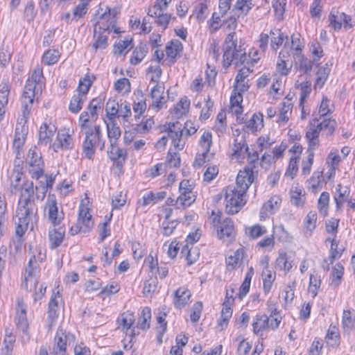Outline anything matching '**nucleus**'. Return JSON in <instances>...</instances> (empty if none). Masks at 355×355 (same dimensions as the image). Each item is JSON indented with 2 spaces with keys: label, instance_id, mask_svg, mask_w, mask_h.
I'll list each match as a JSON object with an SVG mask.
<instances>
[{
  "label": "nucleus",
  "instance_id": "nucleus-1",
  "mask_svg": "<svg viewBox=\"0 0 355 355\" xmlns=\"http://www.w3.org/2000/svg\"><path fill=\"white\" fill-rule=\"evenodd\" d=\"M37 207L35 203L33 182L25 184L20 194L17 217L18 223L15 232L19 236H22L28 228L31 218L36 215Z\"/></svg>",
  "mask_w": 355,
  "mask_h": 355
},
{
  "label": "nucleus",
  "instance_id": "nucleus-2",
  "mask_svg": "<svg viewBox=\"0 0 355 355\" xmlns=\"http://www.w3.org/2000/svg\"><path fill=\"white\" fill-rule=\"evenodd\" d=\"M223 66L228 68L233 62L237 64L243 63L245 60L246 53L241 45H237L236 33H230L225 39L223 44Z\"/></svg>",
  "mask_w": 355,
  "mask_h": 355
},
{
  "label": "nucleus",
  "instance_id": "nucleus-3",
  "mask_svg": "<svg viewBox=\"0 0 355 355\" xmlns=\"http://www.w3.org/2000/svg\"><path fill=\"white\" fill-rule=\"evenodd\" d=\"M85 139L83 143V153L88 159H93L96 148L100 146V150H103L105 147V141L103 140V135L100 125H96L94 128H88L85 132Z\"/></svg>",
  "mask_w": 355,
  "mask_h": 355
},
{
  "label": "nucleus",
  "instance_id": "nucleus-4",
  "mask_svg": "<svg viewBox=\"0 0 355 355\" xmlns=\"http://www.w3.org/2000/svg\"><path fill=\"white\" fill-rule=\"evenodd\" d=\"M225 200L226 201L225 211L228 214H235L244 206L245 201L243 199L245 194L237 191L234 187L228 186L223 189Z\"/></svg>",
  "mask_w": 355,
  "mask_h": 355
},
{
  "label": "nucleus",
  "instance_id": "nucleus-5",
  "mask_svg": "<svg viewBox=\"0 0 355 355\" xmlns=\"http://www.w3.org/2000/svg\"><path fill=\"white\" fill-rule=\"evenodd\" d=\"M94 225L92 215L89 212V208L81 205L79 208L78 218L75 225L72 226L69 232L71 235H76L80 232H89Z\"/></svg>",
  "mask_w": 355,
  "mask_h": 355
},
{
  "label": "nucleus",
  "instance_id": "nucleus-6",
  "mask_svg": "<svg viewBox=\"0 0 355 355\" xmlns=\"http://www.w3.org/2000/svg\"><path fill=\"white\" fill-rule=\"evenodd\" d=\"M27 163L28 173L31 177L39 180L44 175V162L41 153L36 149V147L28 150Z\"/></svg>",
  "mask_w": 355,
  "mask_h": 355
},
{
  "label": "nucleus",
  "instance_id": "nucleus-7",
  "mask_svg": "<svg viewBox=\"0 0 355 355\" xmlns=\"http://www.w3.org/2000/svg\"><path fill=\"white\" fill-rule=\"evenodd\" d=\"M35 98V85L26 84L21 97V116L18 123L26 124Z\"/></svg>",
  "mask_w": 355,
  "mask_h": 355
},
{
  "label": "nucleus",
  "instance_id": "nucleus-8",
  "mask_svg": "<svg viewBox=\"0 0 355 355\" xmlns=\"http://www.w3.org/2000/svg\"><path fill=\"white\" fill-rule=\"evenodd\" d=\"M102 107L101 98H93L89 103L87 110L83 112L79 116V125L83 130L87 128V123L89 121H95L98 116V111Z\"/></svg>",
  "mask_w": 355,
  "mask_h": 355
},
{
  "label": "nucleus",
  "instance_id": "nucleus-9",
  "mask_svg": "<svg viewBox=\"0 0 355 355\" xmlns=\"http://www.w3.org/2000/svg\"><path fill=\"white\" fill-rule=\"evenodd\" d=\"M117 12L107 8L106 10L100 16L98 21L95 24L94 32H106L110 34V28L116 23V15Z\"/></svg>",
  "mask_w": 355,
  "mask_h": 355
},
{
  "label": "nucleus",
  "instance_id": "nucleus-10",
  "mask_svg": "<svg viewBox=\"0 0 355 355\" xmlns=\"http://www.w3.org/2000/svg\"><path fill=\"white\" fill-rule=\"evenodd\" d=\"M167 131L168 137L172 139L175 148L182 150L184 147L185 141L184 130H182V124L179 121L175 123H169L168 124Z\"/></svg>",
  "mask_w": 355,
  "mask_h": 355
},
{
  "label": "nucleus",
  "instance_id": "nucleus-11",
  "mask_svg": "<svg viewBox=\"0 0 355 355\" xmlns=\"http://www.w3.org/2000/svg\"><path fill=\"white\" fill-rule=\"evenodd\" d=\"M46 209L48 210V218L54 225H59L64 219L62 211L58 213V207L56 197L54 194L49 193L46 202Z\"/></svg>",
  "mask_w": 355,
  "mask_h": 355
},
{
  "label": "nucleus",
  "instance_id": "nucleus-12",
  "mask_svg": "<svg viewBox=\"0 0 355 355\" xmlns=\"http://www.w3.org/2000/svg\"><path fill=\"white\" fill-rule=\"evenodd\" d=\"M253 171L252 168H246L243 171H240L236 180V186L234 187L237 191L245 194L249 186L254 181Z\"/></svg>",
  "mask_w": 355,
  "mask_h": 355
},
{
  "label": "nucleus",
  "instance_id": "nucleus-13",
  "mask_svg": "<svg viewBox=\"0 0 355 355\" xmlns=\"http://www.w3.org/2000/svg\"><path fill=\"white\" fill-rule=\"evenodd\" d=\"M69 334H67L62 329H58L54 338L52 349V355H67V345L69 339Z\"/></svg>",
  "mask_w": 355,
  "mask_h": 355
},
{
  "label": "nucleus",
  "instance_id": "nucleus-14",
  "mask_svg": "<svg viewBox=\"0 0 355 355\" xmlns=\"http://www.w3.org/2000/svg\"><path fill=\"white\" fill-rule=\"evenodd\" d=\"M107 155L111 160L116 163V167L121 169L127 157V151L124 148H119L116 146V142L112 141L107 150Z\"/></svg>",
  "mask_w": 355,
  "mask_h": 355
},
{
  "label": "nucleus",
  "instance_id": "nucleus-15",
  "mask_svg": "<svg viewBox=\"0 0 355 355\" xmlns=\"http://www.w3.org/2000/svg\"><path fill=\"white\" fill-rule=\"evenodd\" d=\"M135 317L132 312L130 311L124 312L121 314L117 319V329H121L126 334L128 330L131 329L130 336L132 338L135 337L136 335L135 327L131 329L135 323Z\"/></svg>",
  "mask_w": 355,
  "mask_h": 355
},
{
  "label": "nucleus",
  "instance_id": "nucleus-16",
  "mask_svg": "<svg viewBox=\"0 0 355 355\" xmlns=\"http://www.w3.org/2000/svg\"><path fill=\"white\" fill-rule=\"evenodd\" d=\"M234 301V297L232 295L229 296V290L226 289L225 300L223 304V309L221 311L220 320L218 321V325L221 329H224L227 327L228 321L232 315V309L231 305Z\"/></svg>",
  "mask_w": 355,
  "mask_h": 355
},
{
  "label": "nucleus",
  "instance_id": "nucleus-17",
  "mask_svg": "<svg viewBox=\"0 0 355 355\" xmlns=\"http://www.w3.org/2000/svg\"><path fill=\"white\" fill-rule=\"evenodd\" d=\"M73 146V139L67 132H60L57 135L56 141L53 144V150L57 152L60 149L70 150Z\"/></svg>",
  "mask_w": 355,
  "mask_h": 355
},
{
  "label": "nucleus",
  "instance_id": "nucleus-18",
  "mask_svg": "<svg viewBox=\"0 0 355 355\" xmlns=\"http://www.w3.org/2000/svg\"><path fill=\"white\" fill-rule=\"evenodd\" d=\"M191 297V292L187 288L180 287L175 292L173 304L176 309H181L185 306Z\"/></svg>",
  "mask_w": 355,
  "mask_h": 355
},
{
  "label": "nucleus",
  "instance_id": "nucleus-19",
  "mask_svg": "<svg viewBox=\"0 0 355 355\" xmlns=\"http://www.w3.org/2000/svg\"><path fill=\"white\" fill-rule=\"evenodd\" d=\"M313 64L318 65L316 58H313V60H311L303 55H297V60L295 62L296 67L304 74L311 76Z\"/></svg>",
  "mask_w": 355,
  "mask_h": 355
},
{
  "label": "nucleus",
  "instance_id": "nucleus-20",
  "mask_svg": "<svg viewBox=\"0 0 355 355\" xmlns=\"http://www.w3.org/2000/svg\"><path fill=\"white\" fill-rule=\"evenodd\" d=\"M182 49V44L178 40L171 41L166 46V53L170 64H174L176 62Z\"/></svg>",
  "mask_w": 355,
  "mask_h": 355
},
{
  "label": "nucleus",
  "instance_id": "nucleus-21",
  "mask_svg": "<svg viewBox=\"0 0 355 355\" xmlns=\"http://www.w3.org/2000/svg\"><path fill=\"white\" fill-rule=\"evenodd\" d=\"M350 197V189L347 187L343 188L340 184H337L336 187V194L334 196L336 210H342L343 203Z\"/></svg>",
  "mask_w": 355,
  "mask_h": 355
},
{
  "label": "nucleus",
  "instance_id": "nucleus-22",
  "mask_svg": "<svg viewBox=\"0 0 355 355\" xmlns=\"http://www.w3.org/2000/svg\"><path fill=\"white\" fill-rule=\"evenodd\" d=\"M64 234L65 230L62 227L50 230L49 232L50 248L51 249H55L59 247L63 241Z\"/></svg>",
  "mask_w": 355,
  "mask_h": 355
},
{
  "label": "nucleus",
  "instance_id": "nucleus-23",
  "mask_svg": "<svg viewBox=\"0 0 355 355\" xmlns=\"http://www.w3.org/2000/svg\"><path fill=\"white\" fill-rule=\"evenodd\" d=\"M16 327L18 331L22 332L21 341L23 343H28L31 336L28 332V322L26 316H15V318Z\"/></svg>",
  "mask_w": 355,
  "mask_h": 355
},
{
  "label": "nucleus",
  "instance_id": "nucleus-24",
  "mask_svg": "<svg viewBox=\"0 0 355 355\" xmlns=\"http://www.w3.org/2000/svg\"><path fill=\"white\" fill-rule=\"evenodd\" d=\"M282 199L279 196H272L266 203L263 204L261 211L260 217L263 218L267 213L273 214L279 207Z\"/></svg>",
  "mask_w": 355,
  "mask_h": 355
},
{
  "label": "nucleus",
  "instance_id": "nucleus-25",
  "mask_svg": "<svg viewBox=\"0 0 355 355\" xmlns=\"http://www.w3.org/2000/svg\"><path fill=\"white\" fill-rule=\"evenodd\" d=\"M10 86L6 81H2L0 83V121L5 114L4 107L8 103V95L10 94Z\"/></svg>",
  "mask_w": 355,
  "mask_h": 355
},
{
  "label": "nucleus",
  "instance_id": "nucleus-26",
  "mask_svg": "<svg viewBox=\"0 0 355 355\" xmlns=\"http://www.w3.org/2000/svg\"><path fill=\"white\" fill-rule=\"evenodd\" d=\"M196 200L195 196L191 191H180V196L175 200V205L178 209L185 208L190 206Z\"/></svg>",
  "mask_w": 355,
  "mask_h": 355
},
{
  "label": "nucleus",
  "instance_id": "nucleus-27",
  "mask_svg": "<svg viewBox=\"0 0 355 355\" xmlns=\"http://www.w3.org/2000/svg\"><path fill=\"white\" fill-rule=\"evenodd\" d=\"M291 202L292 205L296 207H304L305 204V191L299 187H293L290 191Z\"/></svg>",
  "mask_w": 355,
  "mask_h": 355
},
{
  "label": "nucleus",
  "instance_id": "nucleus-28",
  "mask_svg": "<svg viewBox=\"0 0 355 355\" xmlns=\"http://www.w3.org/2000/svg\"><path fill=\"white\" fill-rule=\"evenodd\" d=\"M333 63L329 61L325 64L324 66L320 67L316 73L315 87L318 86L320 88L322 87L324 85L329 73L331 71V66Z\"/></svg>",
  "mask_w": 355,
  "mask_h": 355
},
{
  "label": "nucleus",
  "instance_id": "nucleus-29",
  "mask_svg": "<svg viewBox=\"0 0 355 355\" xmlns=\"http://www.w3.org/2000/svg\"><path fill=\"white\" fill-rule=\"evenodd\" d=\"M295 87L300 89V106L302 107V112L304 113V101L309 96L311 92V82L310 80H304L302 83H296Z\"/></svg>",
  "mask_w": 355,
  "mask_h": 355
},
{
  "label": "nucleus",
  "instance_id": "nucleus-30",
  "mask_svg": "<svg viewBox=\"0 0 355 355\" xmlns=\"http://www.w3.org/2000/svg\"><path fill=\"white\" fill-rule=\"evenodd\" d=\"M164 88L159 85H156L153 87L150 92V96L154 100L153 103V107L158 110L161 109L163 106L164 102L162 96Z\"/></svg>",
  "mask_w": 355,
  "mask_h": 355
},
{
  "label": "nucleus",
  "instance_id": "nucleus-31",
  "mask_svg": "<svg viewBox=\"0 0 355 355\" xmlns=\"http://www.w3.org/2000/svg\"><path fill=\"white\" fill-rule=\"evenodd\" d=\"M108 35L106 32H98L96 33L94 31V42L92 45V48L96 51L98 49H105L107 46V38Z\"/></svg>",
  "mask_w": 355,
  "mask_h": 355
},
{
  "label": "nucleus",
  "instance_id": "nucleus-32",
  "mask_svg": "<svg viewBox=\"0 0 355 355\" xmlns=\"http://www.w3.org/2000/svg\"><path fill=\"white\" fill-rule=\"evenodd\" d=\"M147 45L144 43H140L133 51L130 58L132 64L137 65L141 62L148 53Z\"/></svg>",
  "mask_w": 355,
  "mask_h": 355
},
{
  "label": "nucleus",
  "instance_id": "nucleus-33",
  "mask_svg": "<svg viewBox=\"0 0 355 355\" xmlns=\"http://www.w3.org/2000/svg\"><path fill=\"white\" fill-rule=\"evenodd\" d=\"M107 131L110 143H112V141L117 142L121 137V132L115 119L108 120V123H107Z\"/></svg>",
  "mask_w": 355,
  "mask_h": 355
},
{
  "label": "nucleus",
  "instance_id": "nucleus-34",
  "mask_svg": "<svg viewBox=\"0 0 355 355\" xmlns=\"http://www.w3.org/2000/svg\"><path fill=\"white\" fill-rule=\"evenodd\" d=\"M21 168L19 167V165L15 166L14 168L11 175H10V185L11 187L16 191L17 190L21 189L22 191L24 187L25 184L29 182L28 181L26 182L22 187H19V182L22 179L24 175L23 173L21 171Z\"/></svg>",
  "mask_w": 355,
  "mask_h": 355
},
{
  "label": "nucleus",
  "instance_id": "nucleus-35",
  "mask_svg": "<svg viewBox=\"0 0 355 355\" xmlns=\"http://www.w3.org/2000/svg\"><path fill=\"white\" fill-rule=\"evenodd\" d=\"M234 232V223L231 218H227L223 220L219 229H218V235L220 239L224 236L231 237Z\"/></svg>",
  "mask_w": 355,
  "mask_h": 355
},
{
  "label": "nucleus",
  "instance_id": "nucleus-36",
  "mask_svg": "<svg viewBox=\"0 0 355 355\" xmlns=\"http://www.w3.org/2000/svg\"><path fill=\"white\" fill-rule=\"evenodd\" d=\"M55 131V128H50L46 123H43L39 131V141L42 144H47L51 141V138Z\"/></svg>",
  "mask_w": 355,
  "mask_h": 355
},
{
  "label": "nucleus",
  "instance_id": "nucleus-37",
  "mask_svg": "<svg viewBox=\"0 0 355 355\" xmlns=\"http://www.w3.org/2000/svg\"><path fill=\"white\" fill-rule=\"evenodd\" d=\"M344 274V267L340 263H338L333 268L331 275V286L337 288L341 283Z\"/></svg>",
  "mask_w": 355,
  "mask_h": 355
},
{
  "label": "nucleus",
  "instance_id": "nucleus-38",
  "mask_svg": "<svg viewBox=\"0 0 355 355\" xmlns=\"http://www.w3.org/2000/svg\"><path fill=\"white\" fill-rule=\"evenodd\" d=\"M87 97L83 95L79 94H74L70 101L69 110L73 114L78 113L83 108V105Z\"/></svg>",
  "mask_w": 355,
  "mask_h": 355
},
{
  "label": "nucleus",
  "instance_id": "nucleus-39",
  "mask_svg": "<svg viewBox=\"0 0 355 355\" xmlns=\"http://www.w3.org/2000/svg\"><path fill=\"white\" fill-rule=\"evenodd\" d=\"M151 318V309L150 308L144 307L139 318L137 327L142 330H147L150 327V321Z\"/></svg>",
  "mask_w": 355,
  "mask_h": 355
},
{
  "label": "nucleus",
  "instance_id": "nucleus-40",
  "mask_svg": "<svg viewBox=\"0 0 355 355\" xmlns=\"http://www.w3.org/2000/svg\"><path fill=\"white\" fill-rule=\"evenodd\" d=\"M270 35H272L270 46L274 51L279 48L285 39H288V36L285 35L284 33H282L279 29L270 31Z\"/></svg>",
  "mask_w": 355,
  "mask_h": 355
},
{
  "label": "nucleus",
  "instance_id": "nucleus-41",
  "mask_svg": "<svg viewBox=\"0 0 355 355\" xmlns=\"http://www.w3.org/2000/svg\"><path fill=\"white\" fill-rule=\"evenodd\" d=\"M166 193L165 191H159L153 193L152 191L147 193L142 197L143 206L148 205L151 203H156L159 200H163L166 197Z\"/></svg>",
  "mask_w": 355,
  "mask_h": 355
},
{
  "label": "nucleus",
  "instance_id": "nucleus-42",
  "mask_svg": "<svg viewBox=\"0 0 355 355\" xmlns=\"http://www.w3.org/2000/svg\"><path fill=\"white\" fill-rule=\"evenodd\" d=\"M242 101L243 96L241 92H235L234 95H232L230 97L231 110L236 115H240L243 112Z\"/></svg>",
  "mask_w": 355,
  "mask_h": 355
},
{
  "label": "nucleus",
  "instance_id": "nucleus-43",
  "mask_svg": "<svg viewBox=\"0 0 355 355\" xmlns=\"http://www.w3.org/2000/svg\"><path fill=\"white\" fill-rule=\"evenodd\" d=\"M58 297H61L60 292L56 293H53L49 303V317L51 320L58 317V312L59 310Z\"/></svg>",
  "mask_w": 355,
  "mask_h": 355
},
{
  "label": "nucleus",
  "instance_id": "nucleus-44",
  "mask_svg": "<svg viewBox=\"0 0 355 355\" xmlns=\"http://www.w3.org/2000/svg\"><path fill=\"white\" fill-rule=\"evenodd\" d=\"M243 250L239 249L233 252V254L228 256L226 258V263L228 270H234L236 268L239 261L243 259Z\"/></svg>",
  "mask_w": 355,
  "mask_h": 355
},
{
  "label": "nucleus",
  "instance_id": "nucleus-45",
  "mask_svg": "<svg viewBox=\"0 0 355 355\" xmlns=\"http://www.w3.org/2000/svg\"><path fill=\"white\" fill-rule=\"evenodd\" d=\"M93 80L91 79L89 75H86L84 78H80L79 80L78 86L77 88V94L87 97V94L92 86Z\"/></svg>",
  "mask_w": 355,
  "mask_h": 355
},
{
  "label": "nucleus",
  "instance_id": "nucleus-46",
  "mask_svg": "<svg viewBox=\"0 0 355 355\" xmlns=\"http://www.w3.org/2000/svg\"><path fill=\"white\" fill-rule=\"evenodd\" d=\"M252 327L254 333L257 334L259 331L269 327V318L266 315L257 317L256 321H254L252 324Z\"/></svg>",
  "mask_w": 355,
  "mask_h": 355
},
{
  "label": "nucleus",
  "instance_id": "nucleus-47",
  "mask_svg": "<svg viewBox=\"0 0 355 355\" xmlns=\"http://www.w3.org/2000/svg\"><path fill=\"white\" fill-rule=\"evenodd\" d=\"M91 0H80L73 11V19L77 21L87 13V6Z\"/></svg>",
  "mask_w": 355,
  "mask_h": 355
},
{
  "label": "nucleus",
  "instance_id": "nucleus-48",
  "mask_svg": "<svg viewBox=\"0 0 355 355\" xmlns=\"http://www.w3.org/2000/svg\"><path fill=\"white\" fill-rule=\"evenodd\" d=\"M60 53L55 49H49L42 56V62L46 65H51L58 62Z\"/></svg>",
  "mask_w": 355,
  "mask_h": 355
},
{
  "label": "nucleus",
  "instance_id": "nucleus-49",
  "mask_svg": "<svg viewBox=\"0 0 355 355\" xmlns=\"http://www.w3.org/2000/svg\"><path fill=\"white\" fill-rule=\"evenodd\" d=\"M119 103L114 100L109 99L107 102L105 112L108 120L115 119L117 113L119 112Z\"/></svg>",
  "mask_w": 355,
  "mask_h": 355
},
{
  "label": "nucleus",
  "instance_id": "nucleus-50",
  "mask_svg": "<svg viewBox=\"0 0 355 355\" xmlns=\"http://www.w3.org/2000/svg\"><path fill=\"white\" fill-rule=\"evenodd\" d=\"M354 324V318H352V313L349 310H344L343 314L342 324L345 332H350Z\"/></svg>",
  "mask_w": 355,
  "mask_h": 355
},
{
  "label": "nucleus",
  "instance_id": "nucleus-51",
  "mask_svg": "<svg viewBox=\"0 0 355 355\" xmlns=\"http://www.w3.org/2000/svg\"><path fill=\"white\" fill-rule=\"evenodd\" d=\"M327 343L332 347H338L340 342V336L336 327H330L326 336Z\"/></svg>",
  "mask_w": 355,
  "mask_h": 355
},
{
  "label": "nucleus",
  "instance_id": "nucleus-52",
  "mask_svg": "<svg viewBox=\"0 0 355 355\" xmlns=\"http://www.w3.org/2000/svg\"><path fill=\"white\" fill-rule=\"evenodd\" d=\"M15 342V337L13 335H6L3 340L4 347L1 349V355H12Z\"/></svg>",
  "mask_w": 355,
  "mask_h": 355
},
{
  "label": "nucleus",
  "instance_id": "nucleus-53",
  "mask_svg": "<svg viewBox=\"0 0 355 355\" xmlns=\"http://www.w3.org/2000/svg\"><path fill=\"white\" fill-rule=\"evenodd\" d=\"M259 121L261 127L263 125V114L261 113L254 114L252 118L246 123L245 128L248 130H251L252 132H254L257 130L258 125L257 124V121Z\"/></svg>",
  "mask_w": 355,
  "mask_h": 355
},
{
  "label": "nucleus",
  "instance_id": "nucleus-54",
  "mask_svg": "<svg viewBox=\"0 0 355 355\" xmlns=\"http://www.w3.org/2000/svg\"><path fill=\"white\" fill-rule=\"evenodd\" d=\"M157 279L156 277H150L144 282L143 293L144 295L153 293L157 286Z\"/></svg>",
  "mask_w": 355,
  "mask_h": 355
},
{
  "label": "nucleus",
  "instance_id": "nucleus-55",
  "mask_svg": "<svg viewBox=\"0 0 355 355\" xmlns=\"http://www.w3.org/2000/svg\"><path fill=\"white\" fill-rule=\"evenodd\" d=\"M317 221V214L315 211H310L304 220V227L309 232H312L315 228Z\"/></svg>",
  "mask_w": 355,
  "mask_h": 355
},
{
  "label": "nucleus",
  "instance_id": "nucleus-56",
  "mask_svg": "<svg viewBox=\"0 0 355 355\" xmlns=\"http://www.w3.org/2000/svg\"><path fill=\"white\" fill-rule=\"evenodd\" d=\"M190 106V101L187 96L182 98L174 107L176 114H183L185 113Z\"/></svg>",
  "mask_w": 355,
  "mask_h": 355
},
{
  "label": "nucleus",
  "instance_id": "nucleus-57",
  "mask_svg": "<svg viewBox=\"0 0 355 355\" xmlns=\"http://www.w3.org/2000/svg\"><path fill=\"white\" fill-rule=\"evenodd\" d=\"M276 266L280 270H284L286 271H289L291 269L292 265L288 261L286 252L281 253L279 255L276 259Z\"/></svg>",
  "mask_w": 355,
  "mask_h": 355
},
{
  "label": "nucleus",
  "instance_id": "nucleus-58",
  "mask_svg": "<svg viewBox=\"0 0 355 355\" xmlns=\"http://www.w3.org/2000/svg\"><path fill=\"white\" fill-rule=\"evenodd\" d=\"M252 1V0H237L234 8L241 10L244 15H247L254 7Z\"/></svg>",
  "mask_w": 355,
  "mask_h": 355
},
{
  "label": "nucleus",
  "instance_id": "nucleus-59",
  "mask_svg": "<svg viewBox=\"0 0 355 355\" xmlns=\"http://www.w3.org/2000/svg\"><path fill=\"white\" fill-rule=\"evenodd\" d=\"M321 279L320 277L311 274L309 278V291L315 297L318 294V291L320 286Z\"/></svg>",
  "mask_w": 355,
  "mask_h": 355
},
{
  "label": "nucleus",
  "instance_id": "nucleus-60",
  "mask_svg": "<svg viewBox=\"0 0 355 355\" xmlns=\"http://www.w3.org/2000/svg\"><path fill=\"white\" fill-rule=\"evenodd\" d=\"M336 126V122L335 120H331L329 119H324L321 123L317 125L318 128L320 131L322 130H327L328 134L331 135Z\"/></svg>",
  "mask_w": 355,
  "mask_h": 355
},
{
  "label": "nucleus",
  "instance_id": "nucleus-61",
  "mask_svg": "<svg viewBox=\"0 0 355 355\" xmlns=\"http://www.w3.org/2000/svg\"><path fill=\"white\" fill-rule=\"evenodd\" d=\"M27 134L28 126L26 124L17 122L15 128L14 139H22L26 141Z\"/></svg>",
  "mask_w": 355,
  "mask_h": 355
},
{
  "label": "nucleus",
  "instance_id": "nucleus-62",
  "mask_svg": "<svg viewBox=\"0 0 355 355\" xmlns=\"http://www.w3.org/2000/svg\"><path fill=\"white\" fill-rule=\"evenodd\" d=\"M32 82L27 83L26 84H34L35 86L36 84H40L42 83L44 79L43 75L42 69L40 66H37L33 71L31 76Z\"/></svg>",
  "mask_w": 355,
  "mask_h": 355
},
{
  "label": "nucleus",
  "instance_id": "nucleus-63",
  "mask_svg": "<svg viewBox=\"0 0 355 355\" xmlns=\"http://www.w3.org/2000/svg\"><path fill=\"white\" fill-rule=\"evenodd\" d=\"M202 310V303L201 302H196L192 307L191 313V320L193 322H196L199 320Z\"/></svg>",
  "mask_w": 355,
  "mask_h": 355
},
{
  "label": "nucleus",
  "instance_id": "nucleus-64",
  "mask_svg": "<svg viewBox=\"0 0 355 355\" xmlns=\"http://www.w3.org/2000/svg\"><path fill=\"white\" fill-rule=\"evenodd\" d=\"M36 15L35 10V5L32 0L28 1L24 8V17L28 21H31L34 19Z\"/></svg>",
  "mask_w": 355,
  "mask_h": 355
}]
</instances>
